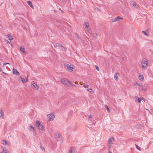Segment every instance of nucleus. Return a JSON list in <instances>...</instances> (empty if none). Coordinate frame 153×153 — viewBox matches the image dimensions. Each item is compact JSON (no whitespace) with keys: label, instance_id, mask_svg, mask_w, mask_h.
<instances>
[{"label":"nucleus","instance_id":"1","mask_svg":"<svg viewBox=\"0 0 153 153\" xmlns=\"http://www.w3.org/2000/svg\"><path fill=\"white\" fill-rule=\"evenodd\" d=\"M63 85H66L67 87L70 86V85H72V83L68 81L67 79L65 78H62L60 81Z\"/></svg>","mask_w":153,"mask_h":153},{"label":"nucleus","instance_id":"2","mask_svg":"<svg viewBox=\"0 0 153 153\" xmlns=\"http://www.w3.org/2000/svg\"><path fill=\"white\" fill-rule=\"evenodd\" d=\"M36 125L38 127V128L41 131H43L44 127L42 125L38 120L36 122Z\"/></svg>","mask_w":153,"mask_h":153},{"label":"nucleus","instance_id":"3","mask_svg":"<svg viewBox=\"0 0 153 153\" xmlns=\"http://www.w3.org/2000/svg\"><path fill=\"white\" fill-rule=\"evenodd\" d=\"M148 62L147 60L145 59L142 61V66L143 69L146 68L148 65Z\"/></svg>","mask_w":153,"mask_h":153},{"label":"nucleus","instance_id":"4","mask_svg":"<svg viewBox=\"0 0 153 153\" xmlns=\"http://www.w3.org/2000/svg\"><path fill=\"white\" fill-rule=\"evenodd\" d=\"M47 117L48 118V121H52L55 118V116L51 114H48L47 115Z\"/></svg>","mask_w":153,"mask_h":153},{"label":"nucleus","instance_id":"5","mask_svg":"<svg viewBox=\"0 0 153 153\" xmlns=\"http://www.w3.org/2000/svg\"><path fill=\"white\" fill-rule=\"evenodd\" d=\"M84 26L85 28L88 30H88H90V27H89V23L88 22H85L84 23Z\"/></svg>","mask_w":153,"mask_h":153},{"label":"nucleus","instance_id":"6","mask_svg":"<svg viewBox=\"0 0 153 153\" xmlns=\"http://www.w3.org/2000/svg\"><path fill=\"white\" fill-rule=\"evenodd\" d=\"M65 65L67 67V68L68 69V70H69L70 71H73V70L74 68L73 67H71V65H70L66 64H65Z\"/></svg>","mask_w":153,"mask_h":153},{"label":"nucleus","instance_id":"7","mask_svg":"<svg viewBox=\"0 0 153 153\" xmlns=\"http://www.w3.org/2000/svg\"><path fill=\"white\" fill-rule=\"evenodd\" d=\"M13 73L14 74H16L17 75H19V73L16 70V69L13 68Z\"/></svg>","mask_w":153,"mask_h":153},{"label":"nucleus","instance_id":"8","mask_svg":"<svg viewBox=\"0 0 153 153\" xmlns=\"http://www.w3.org/2000/svg\"><path fill=\"white\" fill-rule=\"evenodd\" d=\"M114 140V138H111V137L110 138L108 141V144H112L113 143H112V141Z\"/></svg>","mask_w":153,"mask_h":153},{"label":"nucleus","instance_id":"9","mask_svg":"<svg viewBox=\"0 0 153 153\" xmlns=\"http://www.w3.org/2000/svg\"><path fill=\"white\" fill-rule=\"evenodd\" d=\"M20 49L21 51L24 54H25L26 53L25 49L24 48H22L21 47H20Z\"/></svg>","mask_w":153,"mask_h":153},{"label":"nucleus","instance_id":"10","mask_svg":"<svg viewBox=\"0 0 153 153\" xmlns=\"http://www.w3.org/2000/svg\"><path fill=\"white\" fill-rule=\"evenodd\" d=\"M70 149L68 153H74L75 152V150L73 147H71L70 148Z\"/></svg>","mask_w":153,"mask_h":153},{"label":"nucleus","instance_id":"11","mask_svg":"<svg viewBox=\"0 0 153 153\" xmlns=\"http://www.w3.org/2000/svg\"><path fill=\"white\" fill-rule=\"evenodd\" d=\"M19 78L21 79L22 82L24 83H26V82L28 80V79L27 78H26V80H25V79L22 78V77L21 76H20Z\"/></svg>","mask_w":153,"mask_h":153},{"label":"nucleus","instance_id":"12","mask_svg":"<svg viewBox=\"0 0 153 153\" xmlns=\"http://www.w3.org/2000/svg\"><path fill=\"white\" fill-rule=\"evenodd\" d=\"M4 115V111L2 110V109L0 110V117H2Z\"/></svg>","mask_w":153,"mask_h":153},{"label":"nucleus","instance_id":"13","mask_svg":"<svg viewBox=\"0 0 153 153\" xmlns=\"http://www.w3.org/2000/svg\"><path fill=\"white\" fill-rule=\"evenodd\" d=\"M28 4L33 9V7L32 4V2L30 1H27Z\"/></svg>","mask_w":153,"mask_h":153},{"label":"nucleus","instance_id":"14","mask_svg":"<svg viewBox=\"0 0 153 153\" xmlns=\"http://www.w3.org/2000/svg\"><path fill=\"white\" fill-rule=\"evenodd\" d=\"M54 46L55 47H59V46H61V47H63V48H65L62 45L60 44V43H56L55 45H54Z\"/></svg>","mask_w":153,"mask_h":153},{"label":"nucleus","instance_id":"15","mask_svg":"<svg viewBox=\"0 0 153 153\" xmlns=\"http://www.w3.org/2000/svg\"><path fill=\"white\" fill-rule=\"evenodd\" d=\"M7 149L4 147L3 148V150L2 151L1 153H7Z\"/></svg>","mask_w":153,"mask_h":153},{"label":"nucleus","instance_id":"16","mask_svg":"<svg viewBox=\"0 0 153 153\" xmlns=\"http://www.w3.org/2000/svg\"><path fill=\"white\" fill-rule=\"evenodd\" d=\"M32 85L33 86V88L36 90H38V86L35 83H33Z\"/></svg>","mask_w":153,"mask_h":153},{"label":"nucleus","instance_id":"17","mask_svg":"<svg viewBox=\"0 0 153 153\" xmlns=\"http://www.w3.org/2000/svg\"><path fill=\"white\" fill-rule=\"evenodd\" d=\"M104 107H105V109H107V112L108 113H109L110 112V110L109 109V108H108V105H105V106H104Z\"/></svg>","mask_w":153,"mask_h":153},{"label":"nucleus","instance_id":"18","mask_svg":"<svg viewBox=\"0 0 153 153\" xmlns=\"http://www.w3.org/2000/svg\"><path fill=\"white\" fill-rule=\"evenodd\" d=\"M35 129L34 127H33L32 125H30L29 127V129L30 131H31L32 129L33 130Z\"/></svg>","mask_w":153,"mask_h":153},{"label":"nucleus","instance_id":"19","mask_svg":"<svg viewBox=\"0 0 153 153\" xmlns=\"http://www.w3.org/2000/svg\"><path fill=\"white\" fill-rule=\"evenodd\" d=\"M75 84H73L72 83V85H71V86H74L75 87H77V86L79 85L78 84V82H77L76 81L74 82Z\"/></svg>","mask_w":153,"mask_h":153},{"label":"nucleus","instance_id":"20","mask_svg":"<svg viewBox=\"0 0 153 153\" xmlns=\"http://www.w3.org/2000/svg\"><path fill=\"white\" fill-rule=\"evenodd\" d=\"M134 85H139L140 86H142V84L141 83H138L137 82H136L134 84Z\"/></svg>","mask_w":153,"mask_h":153},{"label":"nucleus","instance_id":"21","mask_svg":"<svg viewBox=\"0 0 153 153\" xmlns=\"http://www.w3.org/2000/svg\"><path fill=\"white\" fill-rule=\"evenodd\" d=\"M117 19H116V17L114 19H112L110 21L111 22H115L116 21H117Z\"/></svg>","mask_w":153,"mask_h":153},{"label":"nucleus","instance_id":"22","mask_svg":"<svg viewBox=\"0 0 153 153\" xmlns=\"http://www.w3.org/2000/svg\"><path fill=\"white\" fill-rule=\"evenodd\" d=\"M75 36L76 38L79 40L80 41L81 40V39L79 38V36L78 35V34L76 33H75Z\"/></svg>","mask_w":153,"mask_h":153},{"label":"nucleus","instance_id":"23","mask_svg":"<svg viewBox=\"0 0 153 153\" xmlns=\"http://www.w3.org/2000/svg\"><path fill=\"white\" fill-rule=\"evenodd\" d=\"M1 143L4 145H7V142L5 140H3L1 141Z\"/></svg>","mask_w":153,"mask_h":153},{"label":"nucleus","instance_id":"24","mask_svg":"<svg viewBox=\"0 0 153 153\" xmlns=\"http://www.w3.org/2000/svg\"><path fill=\"white\" fill-rule=\"evenodd\" d=\"M133 6L135 8H137L138 7V5L137 3L135 2H134L133 3Z\"/></svg>","mask_w":153,"mask_h":153},{"label":"nucleus","instance_id":"25","mask_svg":"<svg viewBox=\"0 0 153 153\" xmlns=\"http://www.w3.org/2000/svg\"><path fill=\"white\" fill-rule=\"evenodd\" d=\"M8 37L9 38V39L10 40H12L13 39V37L10 34H8Z\"/></svg>","mask_w":153,"mask_h":153},{"label":"nucleus","instance_id":"26","mask_svg":"<svg viewBox=\"0 0 153 153\" xmlns=\"http://www.w3.org/2000/svg\"><path fill=\"white\" fill-rule=\"evenodd\" d=\"M139 77L140 80H143L144 79V77L143 75H139Z\"/></svg>","mask_w":153,"mask_h":153},{"label":"nucleus","instance_id":"27","mask_svg":"<svg viewBox=\"0 0 153 153\" xmlns=\"http://www.w3.org/2000/svg\"><path fill=\"white\" fill-rule=\"evenodd\" d=\"M114 79L115 80H118L117 75V73H116L114 74Z\"/></svg>","mask_w":153,"mask_h":153},{"label":"nucleus","instance_id":"28","mask_svg":"<svg viewBox=\"0 0 153 153\" xmlns=\"http://www.w3.org/2000/svg\"><path fill=\"white\" fill-rule=\"evenodd\" d=\"M135 101L137 103H140V102L141 101L140 98H138L137 99V98H136Z\"/></svg>","mask_w":153,"mask_h":153},{"label":"nucleus","instance_id":"29","mask_svg":"<svg viewBox=\"0 0 153 153\" xmlns=\"http://www.w3.org/2000/svg\"><path fill=\"white\" fill-rule=\"evenodd\" d=\"M33 134L34 136H36V129L33 130Z\"/></svg>","mask_w":153,"mask_h":153},{"label":"nucleus","instance_id":"30","mask_svg":"<svg viewBox=\"0 0 153 153\" xmlns=\"http://www.w3.org/2000/svg\"><path fill=\"white\" fill-rule=\"evenodd\" d=\"M116 19H117V21H119L120 19H122L123 18L121 17L120 16H118L117 17H116Z\"/></svg>","mask_w":153,"mask_h":153},{"label":"nucleus","instance_id":"31","mask_svg":"<svg viewBox=\"0 0 153 153\" xmlns=\"http://www.w3.org/2000/svg\"><path fill=\"white\" fill-rule=\"evenodd\" d=\"M93 36L95 38H97V34L96 33H93Z\"/></svg>","mask_w":153,"mask_h":153},{"label":"nucleus","instance_id":"32","mask_svg":"<svg viewBox=\"0 0 153 153\" xmlns=\"http://www.w3.org/2000/svg\"><path fill=\"white\" fill-rule=\"evenodd\" d=\"M135 146L136 147V148L138 150L140 151L141 150L140 149V147L137 145H135Z\"/></svg>","mask_w":153,"mask_h":153},{"label":"nucleus","instance_id":"33","mask_svg":"<svg viewBox=\"0 0 153 153\" xmlns=\"http://www.w3.org/2000/svg\"><path fill=\"white\" fill-rule=\"evenodd\" d=\"M111 144H108V149L109 150H110V149L111 148Z\"/></svg>","mask_w":153,"mask_h":153},{"label":"nucleus","instance_id":"34","mask_svg":"<svg viewBox=\"0 0 153 153\" xmlns=\"http://www.w3.org/2000/svg\"><path fill=\"white\" fill-rule=\"evenodd\" d=\"M141 87H142L141 90L142 91H145L146 90V88H144L143 87V86H141Z\"/></svg>","mask_w":153,"mask_h":153},{"label":"nucleus","instance_id":"35","mask_svg":"<svg viewBox=\"0 0 153 153\" xmlns=\"http://www.w3.org/2000/svg\"><path fill=\"white\" fill-rule=\"evenodd\" d=\"M142 33H143V34H145V35H146V36H148V34H147V33H146V32H145V31H142Z\"/></svg>","mask_w":153,"mask_h":153},{"label":"nucleus","instance_id":"36","mask_svg":"<svg viewBox=\"0 0 153 153\" xmlns=\"http://www.w3.org/2000/svg\"><path fill=\"white\" fill-rule=\"evenodd\" d=\"M56 135V138H59L61 136V134H58L57 135Z\"/></svg>","mask_w":153,"mask_h":153},{"label":"nucleus","instance_id":"37","mask_svg":"<svg viewBox=\"0 0 153 153\" xmlns=\"http://www.w3.org/2000/svg\"><path fill=\"white\" fill-rule=\"evenodd\" d=\"M87 90L89 91V92H91L93 90L91 88H89L87 89Z\"/></svg>","mask_w":153,"mask_h":153},{"label":"nucleus","instance_id":"38","mask_svg":"<svg viewBox=\"0 0 153 153\" xmlns=\"http://www.w3.org/2000/svg\"><path fill=\"white\" fill-rule=\"evenodd\" d=\"M7 64H10L9 63H6V62H5V63H4L3 65V67H4V66Z\"/></svg>","mask_w":153,"mask_h":153},{"label":"nucleus","instance_id":"39","mask_svg":"<svg viewBox=\"0 0 153 153\" xmlns=\"http://www.w3.org/2000/svg\"><path fill=\"white\" fill-rule=\"evenodd\" d=\"M95 68L98 71H99L100 69L99 67L97 65H95Z\"/></svg>","mask_w":153,"mask_h":153},{"label":"nucleus","instance_id":"40","mask_svg":"<svg viewBox=\"0 0 153 153\" xmlns=\"http://www.w3.org/2000/svg\"><path fill=\"white\" fill-rule=\"evenodd\" d=\"M88 85H86L85 84H84L83 86L85 88H88Z\"/></svg>","mask_w":153,"mask_h":153},{"label":"nucleus","instance_id":"41","mask_svg":"<svg viewBox=\"0 0 153 153\" xmlns=\"http://www.w3.org/2000/svg\"><path fill=\"white\" fill-rule=\"evenodd\" d=\"M40 148L43 151H44V150H45V149L42 146H40Z\"/></svg>","mask_w":153,"mask_h":153},{"label":"nucleus","instance_id":"42","mask_svg":"<svg viewBox=\"0 0 153 153\" xmlns=\"http://www.w3.org/2000/svg\"><path fill=\"white\" fill-rule=\"evenodd\" d=\"M139 98L140 100V101H141V100H144L143 97H140Z\"/></svg>","mask_w":153,"mask_h":153},{"label":"nucleus","instance_id":"43","mask_svg":"<svg viewBox=\"0 0 153 153\" xmlns=\"http://www.w3.org/2000/svg\"><path fill=\"white\" fill-rule=\"evenodd\" d=\"M88 117L89 118H91L92 117V116L91 115H89L88 116Z\"/></svg>","mask_w":153,"mask_h":153},{"label":"nucleus","instance_id":"44","mask_svg":"<svg viewBox=\"0 0 153 153\" xmlns=\"http://www.w3.org/2000/svg\"><path fill=\"white\" fill-rule=\"evenodd\" d=\"M108 153H112V152L110 150H109Z\"/></svg>","mask_w":153,"mask_h":153},{"label":"nucleus","instance_id":"45","mask_svg":"<svg viewBox=\"0 0 153 153\" xmlns=\"http://www.w3.org/2000/svg\"><path fill=\"white\" fill-rule=\"evenodd\" d=\"M117 74H120V73L118 72H117Z\"/></svg>","mask_w":153,"mask_h":153},{"label":"nucleus","instance_id":"46","mask_svg":"<svg viewBox=\"0 0 153 153\" xmlns=\"http://www.w3.org/2000/svg\"><path fill=\"white\" fill-rule=\"evenodd\" d=\"M1 68H0V72L1 71Z\"/></svg>","mask_w":153,"mask_h":153},{"label":"nucleus","instance_id":"47","mask_svg":"<svg viewBox=\"0 0 153 153\" xmlns=\"http://www.w3.org/2000/svg\"><path fill=\"white\" fill-rule=\"evenodd\" d=\"M3 72L4 74H5V73H4V72Z\"/></svg>","mask_w":153,"mask_h":153}]
</instances>
